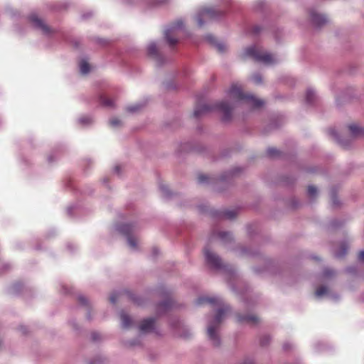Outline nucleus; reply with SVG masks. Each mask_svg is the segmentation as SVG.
Here are the masks:
<instances>
[{
  "instance_id": "f257e3e1",
  "label": "nucleus",
  "mask_w": 364,
  "mask_h": 364,
  "mask_svg": "<svg viewBox=\"0 0 364 364\" xmlns=\"http://www.w3.org/2000/svg\"><path fill=\"white\" fill-rule=\"evenodd\" d=\"M196 302L198 304H203L205 303L215 304L220 307L214 320L209 324L207 330V333L210 340L212 341L214 346H218L220 345V338L216 333V331L225 314L230 311V308L228 306L224 305L222 301L219 298L216 297H200L197 299Z\"/></svg>"
},
{
  "instance_id": "f03ea898",
  "label": "nucleus",
  "mask_w": 364,
  "mask_h": 364,
  "mask_svg": "<svg viewBox=\"0 0 364 364\" xmlns=\"http://www.w3.org/2000/svg\"><path fill=\"white\" fill-rule=\"evenodd\" d=\"M229 95L236 100L245 101L253 108H259L264 105V101L256 98L255 96L245 93L242 87L237 84H233L230 90Z\"/></svg>"
},
{
  "instance_id": "7ed1b4c3",
  "label": "nucleus",
  "mask_w": 364,
  "mask_h": 364,
  "mask_svg": "<svg viewBox=\"0 0 364 364\" xmlns=\"http://www.w3.org/2000/svg\"><path fill=\"white\" fill-rule=\"evenodd\" d=\"M245 55L252 58L256 61L262 62L267 65L273 64L276 62L273 55L269 53L262 52L256 46H251L246 48L245 50Z\"/></svg>"
},
{
  "instance_id": "20e7f679",
  "label": "nucleus",
  "mask_w": 364,
  "mask_h": 364,
  "mask_svg": "<svg viewBox=\"0 0 364 364\" xmlns=\"http://www.w3.org/2000/svg\"><path fill=\"white\" fill-rule=\"evenodd\" d=\"M183 25L181 20H177L165 31L164 36L170 47H173L178 43L176 36L183 29Z\"/></svg>"
},
{
  "instance_id": "39448f33",
  "label": "nucleus",
  "mask_w": 364,
  "mask_h": 364,
  "mask_svg": "<svg viewBox=\"0 0 364 364\" xmlns=\"http://www.w3.org/2000/svg\"><path fill=\"white\" fill-rule=\"evenodd\" d=\"M219 16V14L217 11L212 8H203L200 10L199 13L197 15L196 20L198 22V25L200 27L203 26L204 21L203 18L207 20L216 18Z\"/></svg>"
},
{
  "instance_id": "423d86ee",
  "label": "nucleus",
  "mask_w": 364,
  "mask_h": 364,
  "mask_svg": "<svg viewBox=\"0 0 364 364\" xmlns=\"http://www.w3.org/2000/svg\"><path fill=\"white\" fill-rule=\"evenodd\" d=\"M204 254L209 265L215 269L223 268V262L218 255L211 252L208 248L204 249Z\"/></svg>"
},
{
  "instance_id": "0eeeda50",
  "label": "nucleus",
  "mask_w": 364,
  "mask_h": 364,
  "mask_svg": "<svg viewBox=\"0 0 364 364\" xmlns=\"http://www.w3.org/2000/svg\"><path fill=\"white\" fill-rule=\"evenodd\" d=\"M119 231L127 236L129 245L132 248H136L137 242L135 238L130 235L134 230V227L129 224H123L119 227Z\"/></svg>"
},
{
  "instance_id": "6e6552de",
  "label": "nucleus",
  "mask_w": 364,
  "mask_h": 364,
  "mask_svg": "<svg viewBox=\"0 0 364 364\" xmlns=\"http://www.w3.org/2000/svg\"><path fill=\"white\" fill-rule=\"evenodd\" d=\"M216 108L223 114V119L228 121L231 118L232 107L227 102H220L216 106Z\"/></svg>"
},
{
  "instance_id": "1a4fd4ad",
  "label": "nucleus",
  "mask_w": 364,
  "mask_h": 364,
  "mask_svg": "<svg viewBox=\"0 0 364 364\" xmlns=\"http://www.w3.org/2000/svg\"><path fill=\"white\" fill-rule=\"evenodd\" d=\"M30 21L33 23L34 26L41 29L43 33L48 34L51 32L50 28L36 15H31L30 16Z\"/></svg>"
},
{
  "instance_id": "9d476101",
  "label": "nucleus",
  "mask_w": 364,
  "mask_h": 364,
  "mask_svg": "<svg viewBox=\"0 0 364 364\" xmlns=\"http://www.w3.org/2000/svg\"><path fill=\"white\" fill-rule=\"evenodd\" d=\"M310 16L313 23L317 26H321L327 22V18L325 16L317 14L314 11L310 12Z\"/></svg>"
},
{
  "instance_id": "9b49d317",
  "label": "nucleus",
  "mask_w": 364,
  "mask_h": 364,
  "mask_svg": "<svg viewBox=\"0 0 364 364\" xmlns=\"http://www.w3.org/2000/svg\"><path fill=\"white\" fill-rule=\"evenodd\" d=\"M155 320L152 318L144 319L141 321L139 329L142 332L150 331L154 328Z\"/></svg>"
},
{
  "instance_id": "f8f14e48",
  "label": "nucleus",
  "mask_w": 364,
  "mask_h": 364,
  "mask_svg": "<svg viewBox=\"0 0 364 364\" xmlns=\"http://www.w3.org/2000/svg\"><path fill=\"white\" fill-rule=\"evenodd\" d=\"M237 320L240 322H246L250 324H257L259 321V318L255 315H238Z\"/></svg>"
},
{
  "instance_id": "ddd939ff",
  "label": "nucleus",
  "mask_w": 364,
  "mask_h": 364,
  "mask_svg": "<svg viewBox=\"0 0 364 364\" xmlns=\"http://www.w3.org/2000/svg\"><path fill=\"white\" fill-rule=\"evenodd\" d=\"M349 131L353 136H364V128L358 127L355 124L348 126Z\"/></svg>"
},
{
  "instance_id": "4468645a",
  "label": "nucleus",
  "mask_w": 364,
  "mask_h": 364,
  "mask_svg": "<svg viewBox=\"0 0 364 364\" xmlns=\"http://www.w3.org/2000/svg\"><path fill=\"white\" fill-rule=\"evenodd\" d=\"M211 107L208 105L197 106L194 110L193 115L196 118L200 117L202 114L208 112Z\"/></svg>"
},
{
  "instance_id": "2eb2a0df",
  "label": "nucleus",
  "mask_w": 364,
  "mask_h": 364,
  "mask_svg": "<svg viewBox=\"0 0 364 364\" xmlns=\"http://www.w3.org/2000/svg\"><path fill=\"white\" fill-rule=\"evenodd\" d=\"M100 101L102 105L107 107H114V101L108 98L107 96L102 95L100 97Z\"/></svg>"
},
{
  "instance_id": "dca6fc26",
  "label": "nucleus",
  "mask_w": 364,
  "mask_h": 364,
  "mask_svg": "<svg viewBox=\"0 0 364 364\" xmlns=\"http://www.w3.org/2000/svg\"><path fill=\"white\" fill-rule=\"evenodd\" d=\"M207 40H208L210 43H213V44H215V47L217 48V49H218V50L219 52H223V51H224V50H225V45H224V44H223V43H216L215 39V38H214L213 36H207Z\"/></svg>"
},
{
  "instance_id": "f3484780",
  "label": "nucleus",
  "mask_w": 364,
  "mask_h": 364,
  "mask_svg": "<svg viewBox=\"0 0 364 364\" xmlns=\"http://www.w3.org/2000/svg\"><path fill=\"white\" fill-rule=\"evenodd\" d=\"M121 321L122 325L124 328H129L132 324V319L130 317L124 313L121 314Z\"/></svg>"
},
{
  "instance_id": "a211bd4d",
  "label": "nucleus",
  "mask_w": 364,
  "mask_h": 364,
  "mask_svg": "<svg viewBox=\"0 0 364 364\" xmlns=\"http://www.w3.org/2000/svg\"><path fill=\"white\" fill-rule=\"evenodd\" d=\"M147 51H148V54L150 56H152V57L156 56L158 54V49H157L156 45L154 43L149 44L147 48Z\"/></svg>"
},
{
  "instance_id": "6ab92c4d",
  "label": "nucleus",
  "mask_w": 364,
  "mask_h": 364,
  "mask_svg": "<svg viewBox=\"0 0 364 364\" xmlns=\"http://www.w3.org/2000/svg\"><path fill=\"white\" fill-rule=\"evenodd\" d=\"M348 248V247L346 243L341 244L340 246V250L338 251H337L336 253V256L337 257H343L346 254Z\"/></svg>"
},
{
  "instance_id": "aec40b11",
  "label": "nucleus",
  "mask_w": 364,
  "mask_h": 364,
  "mask_svg": "<svg viewBox=\"0 0 364 364\" xmlns=\"http://www.w3.org/2000/svg\"><path fill=\"white\" fill-rule=\"evenodd\" d=\"M80 71L82 74H87L90 71V65L85 60H82L80 64Z\"/></svg>"
},
{
  "instance_id": "412c9836",
  "label": "nucleus",
  "mask_w": 364,
  "mask_h": 364,
  "mask_svg": "<svg viewBox=\"0 0 364 364\" xmlns=\"http://www.w3.org/2000/svg\"><path fill=\"white\" fill-rule=\"evenodd\" d=\"M217 237L223 241H229L231 240V235L227 232H218Z\"/></svg>"
},
{
  "instance_id": "4be33fe9",
  "label": "nucleus",
  "mask_w": 364,
  "mask_h": 364,
  "mask_svg": "<svg viewBox=\"0 0 364 364\" xmlns=\"http://www.w3.org/2000/svg\"><path fill=\"white\" fill-rule=\"evenodd\" d=\"M328 292V289L325 286H321L317 288L316 290L315 294L317 297H321L325 294H326Z\"/></svg>"
},
{
  "instance_id": "5701e85b",
  "label": "nucleus",
  "mask_w": 364,
  "mask_h": 364,
  "mask_svg": "<svg viewBox=\"0 0 364 364\" xmlns=\"http://www.w3.org/2000/svg\"><path fill=\"white\" fill-rule=\"evenodd\" d=\"M280 154L279 151L275 148H269L267 150V154L270 157H275L279 156Z\"/></svg>"
},
{
  "instance_id": "b1692460",
  "label": "nucleus",
  "mask_w": 364,
  "mask_h": 364,
  "mask_svg": "<svg viewBox=\"0 0 364 364\" xmlns=\"http://www.w3.org/2000/svg\"><path fill=\"white\" fill-rule=\"evenodd\" d=\"M314 93L312 90H308L306 94V100L309 103H312L314 100Z\"/></svg>"
},
{
  "instance_id": "393cba45",
  "label": "nucleus",
  "mask_w": 364,
  "mask_h": 364,
  "mask_svg": "<svg viewBox=\"0 0 364 364\" xmlns=\"http://www.w3.org/2000/svg\"><path fill=\"white\" fill-rule=\"evenodd\" d=\"M317 189L314 186H309L308 187V194L310 197H314L316 195Z\"/></svg>"
},
{
  "instance_id": "a878e982",
  "label": "nucleus",
  "mask_w": 364,
  "mask_h": 364,
  "mask_svg": "<svg viewBox=\"0 0 364 364\" xmlns=\"http://www.w3.org/2000/svg\"><path fill=\"white\" fill-rule=\"evenodd\" d=\"M252 81L256 84H259L262 81V76L259 74H255L252 77Z\"/></svg>"
},
{
  "instance_id": "bb28decb",
  "label": "nucleus",
  "mask_w": 364,
  "mask_h": 364,
  "mask_svg": "<svg viewBox=\"0 0 364 364\" xmlns=\"http://www.w3.org/2000/svg\"><path fill=\"white\" fill-rule=\"evenodd\" d=\"M208 179H209V178L206 175L199 174L198 176V181L200 183H205L208 181Z\"/></svg>"
},
{
  "instance_id": "cd10ccee",
  "label": "nucleus",
  "mask_w": 364,
  "mask_h": 364,
  "mask_svg": "<svg viewBox=\"0 0 364 364\" xmlns=\"http://www.w3.org/2000/svg\"><path fill=\"white\" fill-rule=\"evenodd\" d=\"M224 216L228 219H232L236 216V213L235 211H225Z\"/></svg>"
},
{
  "instance_id": "c85d7f7f",
  "label": "nucleus",
  "mask_w": 364,
  "mask_h": 364,
  "mask_svg": "<svg viewBox=\"0 0 364 364\" xmlns=\"http://www.w3.org/2000/svg\"><path fill=\"white\" fill-rule=\"evenodd\" d=\"M119 295L118 293H112L109 296V301L111 303L114 304L118 299Z\"/></svg>"
},
{
  "instance_id": "c756f323",
  "label": "nucleus",
  "mask_w": 364,
  "mask_h": 364,
  "mask_svg": "<svg viewBox=\"0 0 364 364\" xmlns=\"http://www.w3.org/2000/svg\"><path fill=\"white\" fill-rule=\"evenodd\" d=\"M139 109H140V106L138 105H134V106H130V107H127V110L130 112H136V111L139 110Z\"/></svg>"
},
{
  "instance_id": "7c9ffc66",
  "label": "nucleus",
  "mask_w": 364,
  "mask_h": 364,
  "mask_svg": "<svg viewBox=\"0 0 364 364\" xmlns=\"http://www.w3.org/2000/svg\"><path fill=\"white\" fill-rule=\"evenodd\" d=\"M328 133L331 136L334 137L336 140L338 141V134L334 129H329Z\"/></svg>"
},
{
  "instance_id": "2f4dec72",
  "label": "nucleus",
  "mask_w": 364,
  "mask_h": 364,
  "mask_svg": "<svg viewBox=\"0 0 364 364\" xmlns=\"http://www.w3.org/2000/svg\"><path fill=\"white\" fill-rule=\"evenodd\" d=\"M78 301L82 305L87 306L88 304L87 299L82 296L78 297Z\"/></svg>"
},
{
  "instance_id": "473e14b6",
  "label": "nucleus",
  "mask_w": 364,
  "mask_h": 364,
  "mask_svg": "<svg viewBox=\"0 0 364 364\" xmlns=\"http://www.w3.org/2000/svg\"><path fill=\"white\" fill-rule=\"evenodd\" d=\"M120 123H121V122L118 119H112L109 121V124L112 127H116L117 125H119Z\"/></svg>"
},
{
  "instance_id": "72a5a7b5",
  "label": "nucleus",
  "mask_w": 364,
  "mask_h": 364,
  "mask_svg": "<svg viewBox=\"0 0 364 364\" xmlns=\"http://www.w3.org/2000/svg\"><path fill=\"white\" fill-rule=\"evenodd\" d=\"M358 258L359 261L364 262V250L359 252Z\"/></svg>"
},
{
  "instance_id": "f704fd0d",
  "label": "nucleus",
  "mask_w": 364,
  "mask_h": 364,
  "mask_svg": "<svg viewBox=\"0 0 364 364\" xmlns=\"http://www.w3.org/2000/svg\"><path fill=\"white\" fill-rule=\"evenodd\" d=\"M161 191L163 192V193L165 196H168V189H167V188L166 186H161Z\"/></svg>"
},
{
  "instance_id": "c9c22d12",
  "label": "nucleus",
  "mask_w": 364,
  "mask_h": 364,
  "mask_svg": "<svg viewBox=\"0 0 364 364\" xmlns=\"http://www.w3.org/2000/svg\"><path fill=\"white\" fill-rule=\"evenodd\" d=\"M100 336L97 333H92V338L93 341H97L100 338Z\"/></svg>"
},
{
  "instance_id": "e433bc0d",
  "label": "nucleus",
  "mask_w": 364,
  "mask_h": 364,
  "mask_svg": "<svg viewBox=\"0 0 364 364\" xmlns=\"http://www.w3.org/2000/svg\"><path fill=\"white\" fill-rule=\"evenodd\" d=\"M269 338H268V337H265L264 339H262V340L261 341V344H262V346H264V345L267 344V343H269Z\"/></svg>"
},
{
  "instance_id": "4c0bfd02",
  "label": "nucleus",
  "mask_w": 364,
  "mask_h": 364,
  "mask_svg": "<svg viewBox=\"0 0 364 364\" xmlns=\"http://www.w3.org/2000/svg\"><path fill=\"white\" fill-rule=\"evenodd\" d=\"M333 274V271L331 270H326L324 272V274H325V277H328V276H331Z\"/></svg>"
},
{
  "instance_id": "58836bf2",
  "label": "nucleus",
  "mask_w": 364,
  "mask_h": 364,
  "mask_svg": "<svg viewBox=\"0 0 364 364\" xmlns=\"http://www.w3.org/2000/svg\"><path fill=\"white\" fill-rule=\"evenodd\" d=\"M259 31H260V27H259V26H255V27H254V32H255V33H259Z\"/></svg>"
},
{
  "instance_id": "ea45409f",
  "label": "nucleus",
  "mask_w": 364,
  "mask_h": 364,
  "mask_svg": "<svg viewBox=\"0 0 364 364\" xmlns=\"http://www.w3.org/2000/svg\"><path fill=\"white\" fill-rule=\"evenodd\" d=\"M244 364H253V363H252V362H250H250H248V363H244Z\"/></svg>"
}]
</instances>
